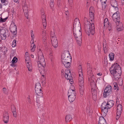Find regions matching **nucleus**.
Instances as JSON below:
<instances>
[{
	"label": "nucleus",
	"instance_id": "nucleus-35",
	"mask_svg": "<svg viewBox=\"0 0 124 124\" xmlns=\"http://www.w3.org/2000/svg\"><path fill=\"white\" fill-rule=\"evenodd\" d=\"M62 59V63L63 64H65L66 63H67V62H68V59L67 58H65L64 59Z\"/></svg>",
	"mask_w": 124,
	"mask_h": 124
},
{
	"label": "nucleus",
	"instance_id": "nucleus-8",
	"mask_svg": "<svg viewBox=\"0 0 124 124\" xmlns=\"http://www.w3.org/2000/svg\"><path fill=\"white\" fill-rule=\"evenodd\" d=\"M39 61L38 62V66L39 67H42L43 68L46 67V62L43 55L39 56Z\"/></svg>",
	"mask_w": 124,
	"mask_h": 124
},
{
	"label": "nucleus",
	"instance_id": "nucleus-24",
	"mask_svg": "<svg viewBox=\"0 0 124 124\" xmlns=\"http://www.w3.org/2000/svg\"><path fill=\"white\" fill-rule=\"evenodd\" d=\"M114 103V101L112 100H110L108 101L107 102H106V106L109 108L112 107Z\"/></svg>",
	"mask_w": 124,
	"mask_h": 124
},
{
	"label": "nucleus",
	"instance_id": "nucleus-58",
	"mask_svg": "<svg viewBox=\"0 0 124 124\" xmlns=\"http://www.w3.org/2000/svg\"><path fill=\"white\" fill-rule=\"evenodd\" d=\"M73 87L75 88V87L73 85H70V90H71V89H72Z\"/></svg>",
	"mask_w": 124,
	"mask_h": 124
},
{
	"label": "nucleus",
	"instance_id": "nucleus-56",
	"mask_svg": "<svg viewBox=\"0 0 124 124\" xmlns=\"http://www.w3.org/2000/svg\"><path fill=\"white\" fill-rule=\"evenodd\" d=\"M27 56H29L28 55V53L27 52H26L25 54V57H26Z\"/></svg>",
	"mask_w": 124,
	"mask_h": 124
},
{
	"label": "nucleus",
	"instance_id": "nucleus-25",
	"mask_svg": "<svg viewBox=\"0 0 124 124\" xmlns=\"http://www.w3.org/2000/svg\"><path fill=\"white\" fill-rule=\"evenodd\" d=\"M106 124V120L104 117L102 116L100 117L98 124Z\"/></svg>",
	"mask_w": 124,
	"mask_h": 124
},
{
	"label": "nucleus",
	"instance_id": "nucleus-49",
	"mask_svg": "<svg viewBox=\"0 0 124 124\" xmlns=\"http://www.w3.org/2000/svg\"><path fill=\"white\" fill-rule=\"evenodd\" d=\"M13 116L15 117H16L17 116L16 111L12 112Z\"/></svg>",
	"mask_w": 124,
	"mask_h": 124
},
{
	"label": "nucleus",
	"instance_id": "nucleus-19",
	"mask_svg": "<svg viewBox=\"0 0 124 124\" xmlns=\"http://www.w3.org/2000/svg\"><path fill=\"white\" fill-rule=\"evenodd\" d=\"M116 24L117 30L118 31L122 30L123 29V25L120 21L116 23Z\"/></svg>",
	"mask_w": 124,
	"mask_h": 124
},
{
	"label": "nucleus",
	"instance_id": "nucleus-36",
	"mask_svg": "<svg viewBox=\"0 0 124 124\" xmlns=\"http://www.w3.org/2000/svg\"><path fill=\"white\" fill-rule=\"evenodd\" d=\"M70 116L69 115H67L65 117V121L66 122H69L70 121Z\"/></svg>",
	"mask_w": 124,
	"mask_h": 124
},
{
	"label": "nucleus",
	"instance_id": "nucleus-20",
	"mask_svg": "<svg viewBox=\"0 0 124 124\" xmlns=\"http://www.w3.org/2000/svg\"><path fill=\"white\" fill-rule=\"evenodd\" d=\"M110 4L113 7L116 8V10H118V8L117 7L118 6V5L117 1L116 0H111Z\"/></svg>",
	"mask_w": 124,
	"mask_h": 124
},
{
	"label": "nucleus",
	"instance_id": "nucleus-40",
	"mask_svg": "<svg viewBox=\"0 0 124 124\" xmlns=\"http://www.w3.org/2000/svg\"><path fill=\"white\" fill-rule=\"evenodd\" d=\"M114 90H116L117 89V90H118L119 89V88L118 87L116 83H114Z\"/></svg>",
	"mask_w": 124,
	"mask_h": 124
},
{
	"label": "nucleus",
	"instance_id": "nucleus-6",
	"mask_svg": "<svg viewBox=\"0 0 124 124\" xmlns=\"http://www.w3.org/2000/svg\"><path fill=\"white\" fill-rule=\"evenodd\" d=\"M112 88L110 85H108L107 86L104 91L103 94V97L106 98L108 96L111 94L112 93Z\"/></svg>",
	"mask_w": 124,
	"mask_h": 124
},
{
	"label": "nucleus",
	"instance_id": "nucleus-26",
	"mask_svg": "<svg viewBox=\"0 0 124 124\" xmlns=\"http://www.w3.org/2000/svg\"><path fill=\"white\" fill-rule=\"evenodd\" d=\"M75 88L73 87L72 89L70 90V95H76V91Z\"/></svg>",
	"mask_w": 124,
	"mask_h": 124
},
{
	"label": "nucleus",
	"instance_id": "nucleus-7",
	"mask_svg": "<svg viewBox=\"0 0 124 124\" xmlns=\"http://www.w3.org/2000/svg\"><path fill=\"white\" fill-rule=\"evenodd\" d=\"M42 87L40 84L38 82L35 85V93L37 95H39L40 96V98H42L43 93L41 91Z\"/></svg>",
	"mask_w": 124,
	"mask_h": 124
},
{
	"label": "nucleus",
	"instance_id": "nucleus-47",
	"mask_svg": "<svg viewBox=\"0 0 124 124\" xmlns=\"http://www.w3.org/2000/svg\"><path fill=\"white\" fill-rule=\"evenodd\" d=\"M74 83V81L73 78L70 77V84H72Z\"/></svg>",
	"mask_w": 124,
	"mask_h": 124
},
{
	"label": "nucleus",
	"instance_id": "nucleus-13",
	"mask_svg": "<svg viewBox=\"0 0 124 124\" xmlns=\"http://www.w3.org/2000/svg\"><path fill=\"white\" fill-rule=\"evenodd\" d=\"M73 29H76L77 30L81 29V24L78 18H76L74 20Z\"/></svg>",
	"mask_w": 124,
	"mask_h": 124
},
{
	"label": "nucleus",
	"instance_id": "nucleus-23",
	"mask_svg": "<svg viewBox=\"0 0 124 124\" xmlns=\"http://www.w3.org/2000/svg\"><path fill=\"white\" fill-rule=\"evenodd\" d=\"M10 33L8 31L6 28H5V32L4 35L3 37L1 36V39L3 40H5L7 37L9 36Z\"/></svg>",
	"mask_w": 124,
	"mask_h": 124
},
{
	"label": "nucleus",
	"instance_id": "nucleus-15",
	"mask_svg": "<svg viewBox=\"0 0 124 124\" xmlns=\"http://www.w3.org/2000/svg\"><path fill=\"white\" fill-rule=\"evenodd\" d=\"M104 29H108L109 31L111 30L112 26L111 24H109L107 18H106L104 20Z\"/></svg>",
	"mask_w": 124,
	"mask_h": 124
},
{
	"label": "nucleus",
	"instance_id": "nucleus-16",
	"mask_svg": "<svg viewBox=\"0 0 124 124\" xmlns=\"http://www.w3.org/2000/svg\"><path fill=\"white\" fill-rule=\"evenodd\" d=\"M42 12L41 13V18L42 19V23L43 25L44 29L46 28V22L45 15H44L45 13L44 12L43 10H42Z\"/></svg>",
	"mask_w": 124,
	"mask_h": 124
},
{
	"label": "nucleus",
	"instance_id": "nucleus-64",
	"mask_svg": "<svg viewBox=\"0 0 124 124\" xmlns=\"http://www.w3.org/2000/svg\"><path fill=\"white\" fill-rule=\"evenodd\" d=\"M28 101L29 102V103H31V101L30 99H29V98L28 100Z\"/></svg>",
	"mask_w": 124,
	"mask_h": 124
},
{
	"label": "nucleus",
	"instance_id": "nucleus-4",
	"mask_svg": "<svg viewBox=\"0 0 124 124\" xmlns=\"http://www.w3.org/2000/svg\"><path fill=\"white\" fill-rule=\"evenodd\" d=\"M78 84L79 85V89L81 96H83L84 93V78L83 73L81 66L80 65L78 66Z\"/></svg>",
	"mask_w": 124,
	"mask_h": 124
},
{
	"label": "nucleus",
	"instance_id": "nucleus-59",
	"mask_svg": "<svg viewBox=\"0 0 124 124\" xmlns=\"http://www.w3.org/2000/svg\"><path fill=\"white\" fill-rule=\"evenodd\" d=\"M42 34L43 35H45L46 34V31H43L42 32Z\"/></svg>",
	"mask_w": 124,
	"mask_h": 124
},
{
	"label": "nucleus",
	"instance_id": "nucleus-45",
	"mask_svg": "<svg viewBox=\"0 0 124 124\" xmlns=\"http://www.w3.org/2000/svg\"><path fill=\"white\" fill-rule=\"evenodd\" d=\"M102 3V7L103 9H105L106 6V2L105 3Z\"/></svg>",
	"mask_w": 124,
	"mask_h": 124
},
{
	"label": "nucleus",
	"instance_id": "nucleus-17",
	"mask_svg": "<svg viewBox=\"0 0 124 124\" xmlns=\"http://www.w3.org/2000/svg\"><path fill=\"white\" fill-rule=\"evenodd\" d=\"M3 119L4 123H7L9 120V114L7 111H5L3 113Z\"/></svg>",
	"mask_w": 124,
	"mask_h": 124
},
{
	"label": "nucleus",
	"instance_id": "nucleus-29",
	"mask_svg": "<svg viewBox=\"0 0 124 124\" xmlns=\"http://www.w3.org/2000/svg\"><path fill=\"white\" fill-rule=\"evenodd\" d=\"M18 59L15 57H14L13 58L12 61V63L11 65H14V63H15L17 62Z\"/></svg>",
	"mask_w": 124,
	"mask_h": 124
},
{
	"label": "nucleus",
	"instance_id": "nucleus-1",
	"mask_svg": "<svg viewBox=\"0 0 124 124\" xmlns=\"http://www.w3.org/2000/svg\"><path fill=\"white\" fill-rule=\"evenodd\" d=\"M90 21L88 22L87 23L84 25L86 33L88 35H93L95 33V27L94 24V16L93 12L89 13Z\"/></svg>",
	"mask_w": 124,
	"mask_h": 124
},
{
	"label": "nucleus",
	"instance_id": "nucleus-37",
	"mask_svg": "<svg viewBox=\"0 0 124 124\" xmlns=\"http://www.w3.org/2000/svg\"><path fill=\"white\" fill-rule=\"evenodd\" d=\"M32 46V48L31 49V51L32 52H33L34 51L36 48V46L34 44L33 45H31V47Z\"/></svg>",
	"mask_w": 124,
	"mask_h": 124
},
{
	"label": "nucleus",
	"instance_id": "nucleus-50",
	"mask_svg": "<svg viewBox=\"0 0 124 124\" xmlns=\"http://www.w3.org/2000/svg\"><path fill=\"white\" fill-rule=\"evenodd\" d=\"M31 34L32 39H33L34 38V35L33 33V31L32 30L31 31Z\"/></svg>",
	"mask_w": 124,
	"mask_h": 124
},
{
	"label": "nucleus",
	"instance_id": "nucleus-44",
	"mask_svg": "<svg viewBox=\"0 0 124 124\" xmlns=\"http://www.w3.org/2000/svg\"><path fill=\"white\" fill-rule=\"evenodd\" d=\"M75 76V74L74 73L72 72V73L71 74V76L70 77H71L72 78H74Z\"/></svg>",
	"mask_w": 124,
	"mask_h": 124
},
{
	"label": "nucleus",
	"instance_id": "nucleus-28",
	"mask_svg": "<svg viewBox=\"0 0 124 124\" xmlns=\"http://www.w3.org/2000/svg\"><path fill=\"white\" fill-rule=\"evenodd\" d=\"M5 28H2L0 29V32L1 35V36H2V37H3L4 35L5 32Z\"/></svg>",
	"mask_w": 124,
	"mask_h": 124
},
{
	"label": "nucleus",
	"instance_id": "nucleus-53",
	"mask_svg": "<svg viewBox=\"0 0 124 124\" xmlns=\"http://www.w3.org/2000/svg\"><path fill=\"white\" fill-rule=\"evenodd\" d=\"M30 43L31 45H33L34 44V40L32 39L31 40V41Z\"/></svg>",
	"mask_w": 124,
	"mask_h": 124
},
{
	"label": "nucleus",
	"instance_id": "nucleus-32",
	"mask_svg": "<svg viewBox=\"0 0 124 124\" xmlns=\"http://www.w3.org/2000/svg\"><path fill=\"white\" fill-rule=\"evenodd\" d=\"M43 42L45 46L47 45V41L46 40V38L44 36L42 37Z\"/></svg>",
	"mask_w": 124,
	"mask_h": 124
},
{
	"label": "nucleus",
	"instance_id": "nucleus-30",
	"mask_svg": "<svg viewBox=\"0 0 124 124\" xmlns=\"http://www.w3.org/2000/svg\"><path fill=\"white\" fill-rule=\"evenodd\" d=\"M114 54L113 53H111L109 54V56L110 60L111 61L113 60L114 58Z\"/></svg>",
	"mask_w": 124,
	"mask_h": 124
},
{
	"label": "nucleus",
	"instance_id": "nucleus-21",
	"mask_svg": "<svg viewBox=\"0 0 124 124\" xmlns=\"http://www.w3.org/2000/svg\"><path fill=\"white\" fill-rule=\"evenodd\" d=\"M122 111V106L120 104L118 105L117 107V115L120 116L121 114Z\"/></svg>",
	"mask_w": 124,
	"mask_h": 124
},
{
	"label": "nucleus",
	"instance_id": "nucleus-60",
	"mask_svg": "<svg viewBox=\"0 0 124 124\" xmlns=\"http://www.w3.org/2000/svg\"><path fill=\"white\" fill-rule=\"evenodd\" d=\"M121 2L122 5H124V0H122Z\"/></svg>",
	"mask_w": 124,
	"mask_h": 124
},
{
	"label": "nucleus",
	"instance_id": "nucleus-2",
	"mask_svg": "<svg viewBox=\"0 0 124 124\" xmlns=\"http://www.w3.org/2000/svg\"><path fill=\"white\" fill-rule=\"evenodd\" d=\"M87 70L88 75H89V80L91 81V85L93 98L94 100H95L97 98V88L95 82H94V76L92 74V69L91 67L88 68Z\"/></svg>",
	"mask_w": 124,
	"mask_h": 124
},
{
	"label": "nucleus",
	"instance_id": "nucleus-54",
	"mask_svg": "<svg viewBox=\"0 0 124 124\" xmlns=\"http://www.w3.org/2000/svg\"><path fill=\"white\" fill-rule=\"evenodd\" d=\"M101 3L106 2L107 0H100Z\"/></svg>",
	"mask_w": 124,
	"mask_h": 124
},
{
	"label": "nucleus",
	"instance_id": "nucleus-14",
	"mask_svg": "<svg viewBox=\"0 0 124 124\" xmlns=\"http://www.w3.org/2000/svg\"><path fill=\"white\" fill-rule=\"evenodd\" d=\"M112 18L115 23L120 21V18L119 12L117 11L115 13L112 15Z\"/></svg>",
	"mask_w": 124,
	"mask_h": 124
},
{
	"label": "nucleus",
	"instance_id": "nucleus-62",
	"mask_svg": "<svg viewBox=\"0 0 124 124\" xmlns=\"http://www.w3.org/2000/svg\"><path fill=\"white\" fill-rule=\"evenodd\" d=\"M120 116H118V115H117V116L116 117V120L118 119L119 117Z\"/></svg>",
	"mask_w": 124,
	"mask_h": 124
},
{
	"label": "nucleus",
	"instance_id": "nucleus-57",
	"mask_svg": "<svg viewBox=\"0 0 124 124\" xmlns=\"http://www.w3.org/2000/svg\"><path fill=\"white\" fill-rule=\"evenodd\" d=\"M6 0H1V2L3 3H5V2L6 1Z\"/></svg>",
	"mask_w": 124,
	"mask_h": 124
},
{
	"label": "nucleus",
	"instance_id": "nucleus-18",
	"mask_svg": "<svg viewBox=\"0 0 124 124\" xmlns=\"http://www.w3.org/2000/svg\"><path fill=\"white\" fill-rule=\"evenodd\" d=\"M16 29V26L15 24H14V26H11L10 28V31L14 35H16L17 33Z\"/></svg>",
	"mask_w": 124,
	"mask_h": 124
},
{
	"label": "nucleus",
	"instance_id": "nucleus-33",
	"mask_svg": "<svg viewBox=\"0 0 124 124\" xmlns=\"http://www.w3.org/2000/svg\"><path fill=\"white\" fill-rule=\"evenodd\" d=\"M76 98V96L75 95H70V100L72 102H73L75 100Z\"/></svg>",
	"mask_w": 124,
	"mask_h": 124
},
{
	"label": "nucleus",
	"instance_id": "nucleus-11",
	"mask_svg": "<svg viewBox=\"0 0 124 124\" xmlns=\"http://www.w3.org/2000/svg\"><path fill=\"white\" fill-rule=\"evenodd\" d=\"M109 108L106 106V102H103L101 105L102 113L104 115H106L108 112V109Z\"/></svg>",
	"mask_w": 124,
	"mask_h": 124
},
{
	"label": "nucleus",
	"instance_id": "nucleus-41",
	"mask_svg": "<svg viewBox=\"0 0 124 124\" xmlns=\"http://www.w3.org/2000/svg\"><path fill=\"white\" fill-rule=\"evenodd\" d=\"M54 1L53 0H51L50 3V7L51 8H52L54 6Z\"/></svg>",
	"mask_w": 124,
	"mask_h": 124
},
{
	"label": "nucleus",
	"instance_id": "nucleus-5",
	"mask_svg": "<svg viewBox=\"0 0 124 124\" xmlns=\"http://www.w3.org/2000/svg\"><path fill=\"white\" fill-rule=\"evenodd\" d=\"M80 29L77 30L76 29H73V31L71 32L72 35H73L79 46L81 45L82 43V33L80 31Z\"/></svg>",
	"mask_w": 124,
	"mask_h": 124
},
{
	"label": "nucleus",
	"instance_id": "nucleus-12",
	"mask_svg": "<svg viewBox=\"0 0 124 124\" xmlns=\"http://www.w3.org/2000/svg\"><path fill=\"white\" fill-rule=\"evenodd\" d=\"M25 59L26 62L27 63L26 66L28 70L30 71H31L32 67L31 63V60L30 57L29 56H27L26 57H25Z\"/></svg>",
	"mask_w": 124,
	"mask_h": 124
},
{
	"label": "nucleus",
	"instance_id": "nucleus-38",
	"mask_svg": "<svg viewBox=\"0 0 124 124\" xmlns=\"http://www.w3.org/2000/svg\"><path fill=\"white\" fill-rule=\"evenodd\" d=\"M43 55V54L40 49H39L38 51V56Z\"/></svg>",
	"mask_w": 124,
	"mask_h": 124
},
{
	"label": "nucleus",
	"instance_id": "nucleus-22",
	"mask_svg": "<svg viewBox=\"0 0 124 124\" xmlns=\"http://www.w3.org/2000/svg\"><path fill=\"white\" fill-rule=\"evenodd\" d=\"M69 55H70V53L69 50L68 51H65L62 54L61 59L67 58H68Z\"/></svg>",
	"mask_w": 124,
	"mask_h": 124
},
{
	"label": "nucleus",
	"instance_id": "nucleus-10",
	"mask_svg": "<svg viewBox=\"0 0 124 124\" xmlns=\"http://www.w3.org/2000/svg\"><path fill=\"white\" fill-rule=\"evenodd\" d=\"M51 36L52 45L54 48H56L58 46V41L56 38L53 36L52 32L51 34Z\"/></svg>",
	"mask_w": 124,
	"mask_h": 124
},
{
	"label": "nucleus",
	"instance_id": "nucleus-52",
	"mask_svg": "<svg viewBox=\"0 0 124 124\" xmlns=\"http://www.w3.org/2000/svg\"><path fill=\"white\" fill-rule=\"evenodd\" d=\"M93 8L92 7H90L89 10V13L90 12H93Z\"/></svg>",
	"mask_w": 124,
	"mask_h": 124
},
{
	"label": "nucleus",
	"instance_id": "nucleus-48",
	"mask_svg": "<svg viewBox=\"0 0 124 124\" xmlns=\"http://www.w3.org/2000/svg\"><path fill=\"white\" fill-rule=\"evenodd\" d=\"M25 15L26 17L27 18H28V11H26L25 13Z\"/></svg>",
	"mask_w": 124,
	"mask_h": 124
},
{
	"label": "nucleus",
	"instance_id": "nucleus-42",
	"mask_svg": "<svg viewBox=\"0 0 124 124\" xmlns=\"http://www.w3.org/2000/svg\"><path fill=\"white\" fill-rule=\"evenodd\" d=\"M23 11L25 10L27 11H28V8L27 7L26 5H25L24 6H23Z\"/></svg>",
	"mask_w": 124,
	"mask_h": 124
},
{
	"label": "nucleus",
	"instance_id": "nucleus-63",
	"mask_svg": "<svg viewBox=\"0 0 124 124\" xmlns=\"http://www.w3.org/2000/svg\"><path fill=\"white\" fill-rule=\"evenodd\" d=\"M89 67H91V66H90V64L89 63H88L87 64V68H89Z\"/></svg>",
	"mask_w": 124,
	"mask_h": 124
},
{
	"label": "nucleus",
	"instance_id": "nucleus-51",
	"mask_svg": "<svg viewBox=\"0 0 124 124\" xmlns=\"http://www.w3.org/2000/svg\"><path fill=\"white\" fill-rule=\"evenodd\" d=\"M104 63L105 64V65L106 66L108 64L107 61L106 59H105L104 61Z\"/></svg>",
	"mask_w": 124,
	"mask_h": 124
},
{
	"label": "nucleus",
	"instance_id": "nucleus-3",
	"mask_svg": "<svg viewBox=\"0 0 124 124\" xmlns=\"http://www.w3.org/2000/svg\"><path fill=\"white\" fill-rule=\"evenodd\" d=\"M110 71L114 78L118 80L121 73V69L119 65L117 63H114L110 68Z\"/></svg>",
	"mask_w": 124,
	"mask_h": 124
},
{
	"label": "nucleus",
	"instance_id": "nucleus-43",
	"mask_svg": "<svg viewBox=\"0 0 124 124\" xmlns=\"http://www.w3.org/2000/svg\"><path fill=\"white\" fill-rule=\"evenodd\" d=\"M65 14L67 16H66V19L67 20H68L69 19V17L68 16V15H69V12L68 11H66Z\"/></svg>",
	"mask_w": 124,
	"mask_h": 124
},
{
	"label": "nucleus",
	"instance_id": "nucleus-9",
	"mask_svg": "<svg viewBox=\"0 0 124 124\" xmlns=\"http://www.w3.org/2000/svg\"><path fill=\"white\" fill-rule=\"evenodd\" d=\"M63 65L66 68H67L65 70V77L66 79L69 80L70 82V76L69 75V73H70V69L69 68V67L70 66V62H67Z\"/></svg>",
	"mask_w": 124,
	"mask_h": 124
},
{
	"label": "nucleus",
	"instance_id": "nucleus-27",
	"mask_svg": "<svg viewBox=\"0 0 124 124\" xmlns=\"http://www.w3.org/2000/svg\"><path fill=\"white\" fill-rule=\"evenodd\" d=\"M103 47L104 52L106 53L108 51L107 46L104 41L103 42Z\"/></svg>",
	"mask_w": 124,
	"mask_h": 124
},
{
	"label": "nucleus",
	"instance_id": "nucleus-55",
	"mask_svg": "<svg viewBox=\"0 0 124 124\" xmlns=\"http://www.w3.org/2000/svg\"><path fill=\"white\" fill-rule=\"evenodd\" d=\"M15 108H16V107L14 105L12 106H11V110H12Z\"/></svg>",
	"mask_w": 124,
	"mask_h": 124
},
{
	"label": "nucleus",
	"instance_id": "nucleus-39",
	"mask_svg": "<svg viewBox=\"0 0 124 124\" xmlns=\"http://www.w3.org/2000/svg\"><path fill=\"white\" fill-rule=\"evenodd\" d=\"M16 40L14 39L13 40L12 45V46L13 47H14L16 46Z\"/></svg>",
	"mask_w": 124,
	"mask_h": 124
},
{
	"label": "nucleus",
	"instance_id": "nucleus-46",
	"mask_svg": "<svg viewBox=\"0 0 124 124\" xmlns=\"http://www.w3.org/2000/svg\"><path fill=\"white\" fill-rule=\"evenodd\" d=\"M3 91L4 93L6 94L7 93V89L5 88H3Z\"/></svg>",
	"mask_w": 124,
	"mask_h": 124
},
{
	"label": "nucleus",
	"instance_id": "nucleus-31",
	"mask_svg": "<svg viewBox=\"0 0 124 124\" xmlns=\"http://www.w3.org/2000/svg\"><path fill=\"white\" fill-rule=\"evenodd\" d=\"M43 98V96H42V98H40V96L39 95H37V98L36 99V101L38 103L40 102V101L41 100V99Z\"/></svg>",
	"mask_w": 124,
	"mask_h": 124
},
{
	"label": "nucleus",
	"instance_id": "nucleus-34",
	"mask_svg": "<svg viewBox=\"0 0 124 124\" xmlns=\"http://www.w3.org/2000/svg\"><path fill=\"white\" fill-rule=\"evenodd\" d=\"M8 17H7L3 19L2 17H0V23H2L5 22L8 19Z\"/></svg>",
	"mask_w": 124,
	"mask_h": 124
},
{
	"label": "nucleus",
	"instance_id": "nucleus-61",
	"mask_svg": "<svg viewBox=\"0 0 124 124\" xmlns=\"http://www.w3.org/2000/svg\"><path fill=\"white\" fill-rule=\"evenodd\" d=\"M102 75V73H98L97 74V75L100 76H101Z\"/></svg>",
	"mask_w": 124,
	"mask_h": 124
}]
</instances>
